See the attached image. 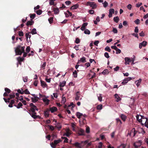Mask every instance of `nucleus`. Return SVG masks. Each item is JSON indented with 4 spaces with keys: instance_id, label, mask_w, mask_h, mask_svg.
Returning a JSON list of instances; mask_svg holds the SVG:
<instances>
[{
    "instance_id": "nucleus-40",
    "label": "nucleus",
    "mask_w": 148,
    "mask_h": 148,
    "mask_svg": "<svg viewBox=\"0 0 148 148\" xmlns=\"http://www.w3.org/2000/svg\"><path fill=\"white\" fill-rule=\"evenodd\" d=\"M73 75L74 77L76 78L77 77V74L76 71L75 70L73 72Z\"/></svg>"
},
{
    "instance_id": "nucleus-4",
    "label": "nucleus",
    "mask_w": 148,
    "mask_h": 148,
    "mask_svg": "<svg viewBox=\"0 0 148 148\" xmlns=\"http://www.w3.org/2000/svg\"><path fill=\"white\" fill-rule=\"evenodd\" d=\"M137 132L138 131H136L134 128H133L127 134V136L133 137L135 136Z\"/></svg>"
},
{
    "instance_id": "nucleus-49",
    "label": "nucleus",
    "mask_w": 148,
    "mask_h": 148,
    "mask_svg": "<svg viewBox=\"0 0 148 148\" xmlns=\"http://www.w3.org/2000/svg\"><path fill=\"white\" fill-rule=\"evenodd\" d=\"M23 80L24 82H27L28 80V77L27 76H25L23 77Z\"/></svg>"
},
{
    "instance_id": "nucleus-34",
    "label": "nucleus",
    "mask_w": 148,
    "mask_h": 148,
    "mask_svg": "<svg viewBox=\"0 0 148 148\" xmlns=\"http://www.w3.org/2000/svg\"><path fill=\"white\" fill-rule=\"evenodd\" d=\"M113 20L114 22H115L116 23H118L119 20V18L118 17V16H117L114 17L113 18Z\"/></svg>"
},
{
    "instance_id": "nucleus-31",
    "label": "nucleus",
    "mask_w": 148,
    "mask_h": 148,
    "mask_svg": "<svg viewBox=\"0 0 148 148\" xmlns=\"http://www.w3.org/2000/svg\"><path fill=\"white\" fill-rule=\"evenodd\" d=\"M120 117L124 121H125L126 118V116L125 115L123 114H121V116Z\"/></svg>"
},
{
    "instance_id": "nucleus-41",
    "label": "nucleus",
    "mask_w": 148,
    "mask_h": 148,
    "mask_svg": "<svg viewBox=\"0 0 148 148\" xmlns=\"http://www.w3.org/2000/svg\"><path fill=\"white\" fill-rule=\"evenodd\" d=\"M71 126L73 129V131H75V127L76 126V125L75 123H71Z\"/></svg>"
},
{
    "instance_id": "nucleus-7",
    "label": "nucleus",
    "mask_w": 148,
    "mask_h": 148,
    "mask_svg": "<svg viewBox=\"0 0 148 148\" xmlns=\"http://www.w3.org/2000/svg\"><path fill=\"white\" fill-rule=\"evenodd\" d=\"M42 100L46 105H47L49 104L50 101L47 99V97H42Z\"/></svg>"
},
{
    "instance_id": "nucleus-54",
    "label": "nucleus",
    "mask_w": 148,
    "mask_h": 148,
    "mask_svg": "<svg viewBox=\"0 0 148 148\" xmlns=\"http://www.w3.org/2000/svg\"><path fill=\"white\" fill-rule=\"evenodd\" d=\"M105 50L106 51H107L109 52H110L111 51V49L108 46H106L105 48Z\"/></svg>"
},
{
    "instance_id": "nucleus-37",
    "label": "nucleus",
    "mask_w": 148,
    "mask_h": 148,
    "mask_svg": "<svg viewBox=\"0 0 148 148\" xmlns=\"http://www.w3.org/2000/svg\"><path fill=\"white\" fill-rule=\"evenodd\" d=\"M53 11L55 14H57L59 12V9L58 8H54L53 9Z\"/></svg>"
},
{
    "instance_id": "nucleus-33",
    "label": "nucleus",
    "mask_w": 148,
    "mask_h": 148,
    "mask_svg": "<svg viewBox=\"0 0 148 148\" xmlns=\"http://www.w3.org/2000/svg\"><path fill=\"white\" fill-rule=\"evenodd\" d=\"M35 12H36L37 14L40 15L42 13V11L40 10H38L36 11H35Z\"/></svg>"
},
{
    "instance_id": "nucleus-26",
    "label": "nucleus",
    "mask_w": 148,
    "mask_h": 148,
    "mask_svg": "<svg viewBox=\"0 0 148 148\" xmlns=\"http://www.w3.org/2000/svg\"><path fill=\"white\" fill-rule=\"evenodd\" d=\"M66 82L65 81H63L62 82H60L59 86L61 87H64L66 85Z\"/></svg>"
},
{
    "instance_id": "nucleus-43",
    "label": "nucleus",
    "mask_w": 148,
    "mask_h": 148,
    "mask_svg": "<svg viewBox=\"0 0 148 148\" xmlns=\"http://www.w3.org/2000/svg\"><path fill=\"white\" fill-rule=\"evenodd\" d=\"M84 33L85 34H90V31L88 29H85L84 31Z\"/></svg>"
},
{
    "instance_id": "nucleus-8",
    "label": "nucleus",
    "mask_w": 148,
    "mask_h": 148,
    "mask_svg": "<svg viewBox=\"0 0 148 148\" xmlns=\"http://www.w3.org/2000/svg\"><path fill=\"white\" fill-rule=\"evenodd\" d=\"M76 115L77 117L79 119H80L82 116H83L84 117H86V115H83L82 113L79 112H77L76 113Z\"/></svg>"
},
{
    "instance_id": "nucleus-18",
    "label": "nucleus",
    "mask_w": 148,
    "mask_h": 148,
    "mask_svg": "<svg viewBox=\"0 0 148 148\" xmlns=\"http://www.w3.org/2000/svg\"><path fill=\"white\" fill-rule=\"evenodd\" d=\"M114 97L116 99V101L117 102H118L119 101H121V99L120 97L117 94H115L114 95Z\"/></svg>"
},
{
    "instance_id": "nucleus-52",
    "label": "nucleus",
    "mask_w": 148,
    "mask_h": 148,
    "mask_svg": "<svg viewBox=\"0 0 148 148\" xmlns=\"http://www.w3.org/2000/svg\"><path fill=\"white\" fill-rule=\"evenodd\" d=\"M85 119H83V121H81L80 120H79L80 123L81 125H83V124H84L85 123Z\"/></svg>"
},
{
    "instance_id": "nucleus-32",
    "label": "nucleus",
    "mask_w": 148,
    "mask_h": 148,
    "mask_svg": "<svg viewBox=\"0 0 148 148\" xmlns=\"http://www.w3.org/2000/svg\"><path fill=\"white\" fill-rule=\"evenodd\" d=\"M66 102V99L65 98V97L64 96V95H63L62 96V99L61 101V103H62L64 104Z\"/></svg>"
},
{
    "instance_id": "nucleus-15",
    "label": "nucleus",
    "mask_w": 148,
    "mask_h": 148,
    "mask_svg": "<svg viewBox=\"0 0 148 148\" xmlns=\"http://www.w3.org/2000/svg\"><path fill=\"white\" fill-rule=\"evenodd\" d=\"M34 22L33 20L31 19L30 21H28L26 23V25L27 26L29 25H33Z\"/></svg>"
},
{
    "instance_id": "nucleus-51",
    "label": "nucleus",
    "mask_w": 148,
    "mask_h": 148,
    "mask_svg": "<svg viewBox=\"0 0 148 148\" xmlns=\"http://www.w3.org/2000/svg\"><path fill=\"white\" fill-rule=\"evenodd\" d=\"M48 21L49 22V23L50 24H51L53 22V17H50L48 19Z\"/></svg>"
},
{
    "instance_id": "nucleus-59",
    "label": "nucleus",
    "mask_w": 148,
    "mask_h": 148,
    "mask_svg": "<svg viewBox=\"0 0 148 148\" xmlns=\"http://www.w3.org/2000/svg\"><path fill=\"white\" fill-rule=\"evenodd\" d=\"M24 93L26 94H29L30 92L27 89H26L25 90H23V94Z\"/></svg>"
},
{
    "instance_id": "nucleus-3",
    "label": "nucleus",
    "mask_w": 148,
    "mask_h": 148,
    "mask_svg": "<svg viewBox=\"0 0 148 148\" xmlns=\"http://www.w3.org/2000/svg\"><path fill=\"white\" fill-rule=\"evenodd\" d=\"M86 5L87 6H90L93 9H95L97 8V5L94 2H87Z\"/></svg>"
},
{
    "instance_id": "nucleus-38",
    "label": "nucleus",
    "mask_w": 148,
    "mask_h": 148,
    "mask_svg": "<svg viewBox=\"0 0 148 148\" xmlns=\"http://www.w3.org/2000/svg\"><path fill=\"white\" fill-rule=\"evenodd\" d=\"M97 96L98 100L100 101H101L102 99V97L101 95L100 94L98 95Z\"/></svg>"
},
{
    "instance_id": "nucleus-29",
    "label": "nucleus",
    "mask_w": 148,
    "mask_h": 148,
    "mask_svg": "<svg viewBox=\"0 0 148 148\" xmlns=\"http://www.w3.org/2000/svg\"><path fill=\"white\" fill-rule=\"evenodd\" d=\"M62 141V140L61 139H59L58 140H54V142L55 144H56V145L57 144L60 143Z\"/></svg>"
},
{
    "instance_id": "nucleus-19",
    "label": "nucleus",
    "mask_w": 148,
    "mask_h": 148,
    "mask_svg": "<svg viewBox=\"0 0 148 148\" xmlns=\"http://www.w3.org/2000/svg\"><path fill=\"white\" fill-rule=\"evenodd\" d=\"M49 111L48 109H47V110L44 112V115L46 118L48 117L49 116Z\"/></svg>"
},
{
    "instance_id": "nucleus-50",
    "label": "nucleus",
    "mask_w": 148,
    "mask_h": 148,
    "mask_svg": "<svg viewBox=\"0 0 148 148\" xmlns=\"http://www.w3.org/2000/svg\"><path fill=\"white\" fill-rule=\"evenodd\" d=\"M46 62H44L43 64H42L41 66V69H45V67L46 66Z\"/></svg>"
},
{
    "instance_id": "nucleus-17",
    "label": "nucleus",
    "mask_w": 148,
    "mask_h": 148,
    "mask_svg": "<svg viewBox=\"0 0 148 148\" xmlns=\"http://www.w3.org/2000/svg\"><path fill=\"white\" fill-rule=\"evenodd\" d=\"M16 59L19 63L21 65V62L24 60V58H23L20 57L17 58Z\"/></svg>"
},
{
    "instance_id": "nucleus-24",
    "label": "nucleus",
    "mask_w": 148,
    "mask_h": 148,
    "mask_svg": "<svg viewBox=\"0 0 148 148\" xmlns=\"http://www.w3.org/2000/svg\"><path fill=\"white\" fill-rule=\"evenodd\" d=\"M79 7V5L78 4H76L72 6L70 8V9L72 10H74L77 9Z\"/></svg>"
},
{
    "instance_id": "nucleus-39",
    "label": "nucleus",
    "mask_w": 148,
    "mask_h": 148,
    "mask_svg": "<svg viewBox=\"0 0 148 148\" xmlns=\"http://www.w3.org/2000/svg\"><path fill=\"white\" fill-rule=\"evenodd\" d=\"M30 18H31V19H32L34 18L36 16V15L35 14H29Z\"/></svg>"
},
{
    "instance_id": "nucleus-35",
    "label": "nucleus",
    "mask_w": 148,
    "mask_h": 148,
    "mask_svg": "<svg viewBox=\"0 0 148 148\" xmlns=\"http://www.w3.org/2000/svg\"><path fill=\"white\" fill-rule=\"evenodd\" d=\"M75 146L79 148H80V144L78 142H76L75 143L73 144Z\"/></svg>"
},
{
    "instance_id": "nucleus-53",
    "label": "nucleus",
    "mask_w": 148,
    "mask_h": 148,
    "mask_svg": "<svg viewBox=\"0 0 148 148\" xmlns=\"http://www.w3.org/2000/svg\"><path fill=\"white\" fill-rule=\"evenodd\" d=\"M103 145V143L100 142L98 143V148H102V147Z\"/></svg>"
},
{
    "instance_id": "nucleus-25",
    "label": "nucleus",
    "mask_w": 148,
    "mask_h": 148,
    "mask_svg": "<svg viewBox=\"0 0 148 148\" xmlns=\"http://www.w3.org/2000/svg\"><path fill=\"white\" fill-rule=\"evenodd\" d=\"M88 23H84L82 25V27L81 28V29L82 31H84L86 28V27L87 26Z\"/></svg>"
},
{
    "instance_id": "nucleus-48",
    "label": "nucleus",
    "mask_w": 148,
    "mask_h": 148,
    "mask_svg": "<svg viewBox=\"0 0 148 148\" xmlns=\"http://www.w3.org/2000/svg\"><path fill=\"white\" fill-rule=\"evenodd\" d=\"M30 51V48L29 46H27L26 49V51L27 53H29Z\"/></svg>"
},
{
    "instance_id": "nucleus-64",
    "label": "nucleus",
    "mask_w": 148,
    "mask_h": 148,
    "mask_svg": "<svg viewBox=\"0 0 148 148\" xmlns=\"http://www.w3.org/2000/svg\"><path fill=\"white\" fill-rule=\"evenodd\" d=\"M144 125L145 127L148 128V119H147L144 124Z\"/></svg>"
},
{
    "instance_id": "nucleus-12",
    "label": "nucleus",
    "mask_w": 148,
    "mask_h": 148,
    "mask_svg": "<svg viewBox=\"0 0 148 148\" xmlns=\"http://www.w3.org/2000/svg\"><path fill=\"white\" fill-rule=\"evenodd\" d=\"M147 42L145 41H144L141 43H140L139 45V48L141 49L142 47H145L147 45Z\"/></svg>"
},
{
    "instance_id": "nucleus-46",
    "label": "nucleus",
    "mask_w": 148,
    "mask_h": 148,
    "mask_svg": "<svg viewBox=\"0 0 148 148\" xmlns=\"http://www.w3.org/2000/svg\"><path fill=\"white\" fill-rule=\"evenodd\" d=\"M50 145L51 147L52 148H56V144H55L54 143H50Z\"/></svg>"
},
{
    "instance_id": "nucleus-13",
    "label": "nucleus",
    "mask_w": 148,
    "mask_h": 148,
    "mask_svg": "<svg viewBox=\"0 0 148 148\" xmlns=\"http://www.w3.org/2000/svg\"><path fill=\"white\" fill-rule=\"evenodd\" d=\"M147 119V118L143 116L139 122L142 125H144Z\"/></svg>"
},
{
    "instance_id": "nucleus-36",
    "label": "nucleus",
    "mask_w": 148,
    "mask_h": 148,
    "mask_svg": "<svg viewBox=\"0 0 148 148\" xmlns=\"http://www.w3.org/2000/svg\"><path fill=\"white\" fill-rule=\"evenodd\" d=\"M102 108H103V106L102 104H100V105H98L97 106V109L98 110H100L102 109Z\"/></svg>"
},
{
    "instance_id": "nucleus-61",
    "label": "nucleus",
    "mask_w": 148,
    "mask_h": 148,
    "mask_svg": "<svg viewBox=\"0 0 148 148\" xmlns=\"http://www.w3.org/2000/svg\"><path fill=\"white\" fill-rule=\"evenodd\" d=\"M115 50L116 51V53L117 54H119L121 52V50L118 48Z\"/></svg>"
},
{
    "instance_id": "nucleus-45",
    "label": "nucleus",
    "mask_w": 148,
    "mask_h": 148,
    "mask_svg": "<svg viewBox=\"0 0 148 148\" xmlns=\"http://www.w3.org/2000/svg\"><path fill=\"white\" fill-rule=\"evenodd\" d=\"M17 92L19 93H20L21 94H23V90L22 89H21V90L19 89L17 90Z\"/></svg>"
},
{
    "instance_id": "nucleus-60",
    "label": "nucleus",
    "mask_w": 148,
    "mask_h": 148,
    "mask_svg": "<svg viewBox=\"0 0 148 148\" xmlns=\"http://www.w3.org/2000/svg\"><path fill=\"white\" fill-rule=\"evenodd\" d=\"M104 55L105 57L107 58H110L109 54L107 52H105L104 53Z\"/></svg>"
},
{
    "instance_id": "nucleus-58",
    "label": "nucleus",
    "mask_w": 148,
    "mask_h": 148,
    "mask_svg": "<svg viewBox=\"0 0 148 148\" xmlns=\"http://www.w3.org/2000/svg\"><path fill=\"white\" fill-rule=\"evenodd\" d=\"M18 35L20 36H23L24 35L23 32L21 31H20L18 32Z\"/></svg>"
},
{
    "instance_id": "nucleus-47",
    "label": "nucleus",
    "mask_w": 148,
    "mask_h": 148,
    "mask_svg": "<svg viewBox=\"0 0 148 148\" xmlns=\"http://www.w3.org/2000/svg\"><path fill=\"white\" fill-rule=\"evenodd\" d=\"M108 73V70L107 69L104 70L102 72V73L104 75L107 74Z\"/></svg>"
},
{
    "instance_id": "nucleus-42",
    "label": "nucleus",
    "mask_w": 148,
    "mask_h": 148,
    "mask_svg": "<svg viewBox=\"0 0 148 148\" xmlns=\"http://www.w3.org/2000/svg\"><path fill=\"white\" fill-rule=\"evenodd\" d=\"M30 33H27L25 34L26 38L27 40L28 38H30L31 37V35L29 34Z\"/></svg>"
},
{
    "instance_id": "nucleus-22",
    "label": "nucleus",
    "mask_w": 148,
    "mask_h": 148,
    "mask_svg": "<svg viewBox=\"0 0 148 148\" xmlns=\"http://www.w3.org/2000/svg\"><path fill=\"white\" fill-rule=\"evenodd\" d=\"M143 116L140 115H137L136 116L137 120L139 122L140 121Z\"/></svg>"
},
{
    "instance_id": "nucleus-11",
    "label": "nucleus",
    "mask_w": 148,
    "mask_h": 148,
    "mask_svg": "<svg viewBox=\"0 0 148 148\" xmlns=\"http://www.w3.org/2000/svg\"><path fill=\"white\" fill-rule=\"evenodd\" d=\"M41 86L43 88H47L48 87L47 85L46 84L45 82L41 80L40 81Z\"/></svg>"
},
{
    "instance_id": "nucleus-55",
    "label": "nucleus",
    "mask_w": 148,
    "mask_h": 148,
    "mask_svg": "<svg viewBox=\"0 0 148 148\" xmlns=\"http://www.w3.org/2000/svg\"><path fill=\"white\" fill-rule=\"evenodd\" d=\"M31 33L32 34H36L37 32L36 29H33Z\"/></svg>"
},
{
    "instance_id": "nucleus-16",
    "label": "nucleus",
    "mask_w": 148,
    "mask_h": 148,
    "mask_svg": "<svg viewBox=\"0 0 148 148\" xmlns=\"http://www.w3.org/2000/svg\"><path fill=\"white\" fill-rule=\"evenodd\" d=\"M32 95L34 97L32 98V101L33 102L35 103L38 101V98L37 97L35 96V95L34 94H33Z\"/></svg>"
},
{
    "instance_id": "nucleus-62",
    "label": "nucleus",
    "mask_w": 148,
    "mask_h": 148,
    "mask_svg": "<svg viewBox=\"0 0 148 148\" xmlns=\"http://www.w3.org/2000/svg\"><path fill=\"white\" fill-rule=\"evenodd\" d=\"M128 82H127V80L126 79H124L123 81L122 82V83L123 84L125 85Z\"/></svg>"
},
{
    "instance_id": "nucleus-2",
    "label": "nucleus",
    "mask_w": 148,
    "mask_h": 148,
    "mask_svg": "<svg viewBox=\"0 0 148 148\" xmlns=\"http://www.w3.org/2000/svg\"><path fill=\"white\" fill-rule=\"evenodd\" d=\"M25 47H21L20 45H18L15 49V51L16 55H21L25 51Z\"/></svg>"
},
{
    "instance_id": "nucleus-14",
    "label": "nucleus",
    "mask_w": 148,
    "mask_h": 148,
    "mask_svg": "<svg viewBox=\"0 0 148 148\" xmlns=\"http://www.w3.org/2000/svg\"><path fill=\"white\" fill-rule=\"evenodd\" d=\"M57 108L56 107L53 106L50 108L49 110V111H50L51 113H53L57 111Z\"/></svg>"
},
{
    "instance_id": "nucleus-63",
    "label": "nucleus",
    "mask_w": 148,
    "mask_h": 148,
    "mask_svg": "<svg viewBox=\"0 0 148 148\" xmlns=\"http://www.w3.org/2000/svg\"><path fill=\"white\" fill-rule=\"evenodd\" d=\"M116 121L117 123H119L121 125L122 124V123L119 118H116Z\"/></svg>"
},
{
    "instance_id": "nucleus-56",
    "label": "nucleus",
    "mask_w": 148,
    "mask_h": 148,
    "mask_svg": "<svg viewBox=\"0 0 148 148\" xmlns=\"http://www.w3.org/2000/svg\"><path fill=\"white\" fill-rule=\"evenodd\" d=\"M5 92L7 93L8 94L10 92V89H8V88H5Z\"/></svg>"
},
{
    "instance_id": "nucleus-10",
    "label": "nucleus",
    "mask_w": 148,
    "mask_h": 148,
    "mask_svg": "<svg viewBox=\"0 0 148 148\" xmlns=\"http://www.w3.org/2000/svg\"><path fill=\"white\" fill-rule=\"evenodd\" d=\"M114 13V10L113 8H110L109 10V14L108 17L110 18L112 16V14Z\"/></svg>"
},
{
    "instance_id": "nucleus-57",
    "label": "nucleus",
    "mask_w": 148,
    "mask_h": 148,
    "mask_svg": "<svg viewBox=\"0 0 148 148\" xmlns=\"http://www.w3.org/2000/svg\"><path fill=\"white\" fill-rule=\"evenodd\" d=\"M56 0H49V4L51 5H53L54 4V1Z\"/></svg>"
},
{
    "instance_id": "nucleus-27",
    "label": "nucleus",
    "mask_w": 148,
    "mask_h": 148,
    "mask_svg": "<svg viewBox=\"0 0 148 148\" xmlns=\"http://www.w3.org/2000/svg\"><path fill=\"white\" fill-rule=\"evenodd\" d=\"M142 81V79L140 78L139 79L136 80L135 82V83L137 85V87H138L141 82Z\"/></svg>"
},
{
    "instance_id": "nucleus-28",
    "label": "nucleus",
    "mask_w": 148,
    "mask_h": 148,
    "mask_svg": "<svg viewBox=\"0 0 148 148\" xmlns=\"http://www.w3.org/2000/svg\"><path fill=\"white\" fill-rule=\"evenodd\" d=\"M14 102H15V101L14 100H13V99L12 100L10 101V102L9 104V105L8 106L10 108L12 107L13 106L12 105L14 103Z\"/></svg>"
},
{
    "instance_id": "nucleus-6",
    "label": "nucleus",
    "mask_w": 148,
    "mask_h": 148,
    "mask_svg": "<svg viewBox=\"0 0 148 148\" xmlns=\"http://www.w3.org/2000/svg\"><path fill=\"white\" fill-rule=\"evenodd\" d=\"M65 130L66 132L63 134V135L66 136L67 137L70 136L72 133V131L68 128H66Z\"/></svg>"
},
{
    "instance_id": "nucleus-44",
    "label": "nucleus",
    "mask_w": 148,
    "mask_h": 148,
    "mask_svg": "<svg viewBox=\"0 0 148 148\" xmlns=\"http://www.w3.org/2000/svg\"><path fill=\"white\" fill-rule=\"evenodd\" d=\"M22 104L20 102L18 104L17 106H15L17 108H19L22 106Z\"/></svg>"
},
{
    "instance_id": "nucleus-23",
    "label": "nucleus",
    "mask_w": 148,
    "mask_h": 148,
    "mask_svg": "<svg viewBox=\"0 0 148 148\" xmlns=\"http://www.w3.org/2000/svg\"><path fill=\"white\" fill-rule=\"evenodd\" d=\"M86 62V58L84 57H83L81 58L80 60L78 61L77 64H78L79 62L84 63Z\"/></svg>"
},
{
    "instance_id": "nucleus-30",
    "label": "nucleus",
    "mask_w": 148,
    "mask_h": 148,
    "mask_svg": "<svg viewBox=\"0 0 148 148\" xmlns=\"http://www.w3.org/2000/svg\"><path fill=\"white\" fill-rule=\"evenodd\" d=\"M126 144H122L120 146L118 147V148H126Z\"/></svg>"
},
{
    "instance_id": "nucleus-9",
    "label": "nucleus",
    "mask_w": 148,
    "mask_h": 148,
    "mask_svg": "<svg viewBox=\"0 0 148 148\" xmlns=\"http://www.w3.org/2000/svg\"><path fill=\"white\" fill-rule=\"evenodd\" d=\"M125 65L129 64L132 61L131 59L129 57H126L125 58Z\"/></svg>"
},
{
    "instance_id": "nucleus-5",
    "label": "nucleus",
    "mask_w": 148,
    "mask_h": 148,
    "mask_svg": "<svg viewBox=\"0 0 148 148\" xmlns=\"http://www.w3.org/2000/svg\"><path fill=\"white\" fill-rule=\"evenodd\" d=\"M142 141L138 140L134 143V145L135 148H140L142 145Z\"/></svg>"
},
{
    "instance_id": "nucleus-1",
    "label": "nucleus",
    "mask_w": 148,
    "mask_h": 148,
    "mask_svg": "<svg viewBox=\"0 0 148 148\" xmlns=\"http://www.w3.org/2000/svg\"><path fill=\"white\" fill-rule=\"evenodd\" d=\"M30 109L29 111L32 112V116L34 119H36L38 117V116L36 115V113L35 112L36 110L38 111L37 107L35 106L33 103H31L30 104Z\"/></svg>"
},
{
    "instance_id": "nucleus-21",
    "label": "nucleus",
    "mask_w": 148,
    "mask_h": 148,
    "mask_svg": "<svg viewBox=\"0 0 148 148\" xmlns=\"http://www.w3.org/2000/svg\"><path fill=\"white\" fill-rule=\"evenodd\" d=\"M78 134L79 135H83L84 134V130L82 129H80L78 132Z\"/></svg>"
},
{
    "instance_id": "nucleus-20",
    "label": "nucleus",
    "mask_w": 148,
    "mask_h": 148,
    "mask_svg": "<svg viewBox=\"0 0 148 148\" xmlns=\"http://www.w3.org/2000/svg\"><path fill=\"white\" fill-rule=\"evenodd\" d=\"M80 96V95L79 94V91L77 92L76 94V96L75 97V99L76 101H78L79 99V98Z\"/></svg>"
}]
</instances>
